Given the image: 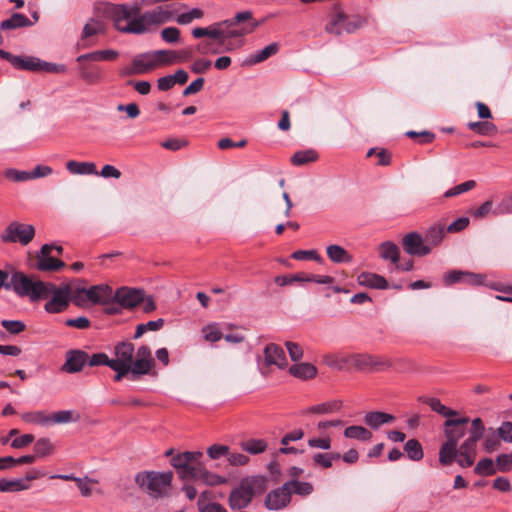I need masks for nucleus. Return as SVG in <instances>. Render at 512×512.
I'll use <instances>...</instances> for the list:
<instances>
[{"label": "nucleus", "instance_id": "43", "mask_svg": "<svg viewBox=\"0 0 512 512\" xmlns=\"http://www.w3.org/2000/svg\"><path fill=\"white\" fill-rule=\"evenodd\" d=\"M30 488V484L26 483L23 479H0V491L1 492H18L27 490Z\"/></svg>", "mask_w": 512, "mask_h": 512}, {"label": "nucleus", "instance_id": "55", "mask_svg": "<svg viewBox=\"0 0 512 512\" xmlns=\"http://www.w3.org/2000/svg\"><path fill=\"white\" fill-rule=\"evenodd\" d=\"M485 427L480 418H475L471 421V427L469 430V439L474 442H478L484 435Z\"/></svg>", "mask_w": 512, "mask_h": 512}, {"label": "nucleus", "instance_id": "64", "mask_svg": "<svg viewBox=\"0 0 512 512\" xmlns=\"http://www.w3.org/2000/svg\"><path fill=\"white\" fill-rule=\"evenodd\" d=\"M229 454V447L222 444H213L207 449V455L212 460L220 459Z\"/></svg>", "mask_w": 512, "mask_h": 512}, {"label": "nucleus", "instance_id": "53", "mask_svg": "<svg viewBox=\"0 0 512 512\" xmlns=\"http://www.w3.org/2000/svg\"><path fill=\"white\" fill-rule=\"evenodd\" d=\"M279 50V46L277 43H271L265 48H263L258 53L254 54L251 61L252 63H260L268 59L269 57L275 55Z\"/></svg>", "mask_w": 512, "mask_h": 512}, {"label": "nucleus", "instance_id": "45", "mask_svg": "<svg viewBox=\"0 0 512 512\" xmlns=\"http://www.w3.org/2000/svg\"><path fill=\"white\" fill-rule=\"evenodd\" d=\"M404 451L412 461H420L424 457L422 445L416 439H409L404 445Z\"/></svg>", "mask_w": 512, "mask_h": 512}, {"label": "nucleus", "instance_id": "42", "mask_svg": "<svg viewBox=\"0 0 512 512\" xmlns=\"http://www.w3.org/2000/svg\"><path fill=\"white\" fill-rule=\"evenodd\" d=\"M343 434L345 438L360 441H370L373 436L367 428L359 425H352L347 427Z\"/></svg>", "mask_w": 512, "mask_h": 512}, {"label": "nucleus", "instance_id": "36", "mask_svg": "<svg viewBox=\"0 0 512 512\" xmlns=\"http://www.w3.org/2000/svg\"><path fill=\"white\" fill-rule=\"evenodd\" d=\"M419 401L427 404L434 412L444 416V417H453L458 414L456 410L450 409L443 405L438 398L433 397H419Z\"/></svg>", "mask_w": 512, "mask_h": 512}, {"label": "nucleus", "instance_id": "8", "mask_svg": "<svg viewBox=\"0 0 512 512\" xmlns=\"http://www.w3.org/2000/svg\"><path fill=\"white\" fill-rule=\"evenodd\" d=\"M34 236L35 228L33 225L13 221L1 233L0 239L4 243H19L26 246L33 240Z\"/></svg>", "mask_w": 512, "mask_h": 512}, {"label": "nucleus", "instance_id": "19", "mask_svg": "<svg viewBox=\"0 0 512 512\" xmlns=\"http://www.w3.org/2000/svg\"><path fill=\"white\" fill-rule=\"evenodd\" d=\"M263 354L266 366L275 365L280 369H284L288 365L284 350L277 344L270 343L266 345Z\"/></svg>", "mask_w": 512, "mask_h": 512}, {"label": "nucleus", "instance_id": "62", "mask_svg": "<svg viewBox=\"0 0 512 512\" xmlns=\"http://www.w3.org/2000/svg\"><path fill=\"white\" fill-rule=\"evenodd\" d=\"M406 136L411 139H417L419 144L431 143L435 139V134L430 131L416 132L413 130L407 131Z\"/></svg>", "mask_w": 512, "mask_h": 512}, {"label": "nucleus", "instance_id": "5", "mask_svg": "<svg viewBox=\"0 0 512 512\" xmlns=\"http://www.w3.org/2000/svg\"><path fill=\"white\" fill-rule=\"evenodd\" d=\"M263 479L257 477L243 479L239 486L229 494V506L232 510H240L247 507L257 490L263 489Z\"/></svg>", "mask_w": 512, "mask_h": 512}, {"label": "nucleus", "instance_id": "41", "mask_svg": "<svg viewBox=\"0 0 512 512\" xmlns=\"http://www.w3.org/2000/svg\"><path fill=\"white\" fill-rule=\"evenodd\" d=\"M21 419L27 424L49 426V414L45 411H30L21 414Z\"/></svg>", "mask_w": 512, "mask_h": 512}, {"label": "nucleus", "instance_id": "7", "mask_svg": "<svg viewBox=\"0 0 512 512\" xmlns=\"http://www.w3.org/2000/svg\"><path fill=\"white\" fill-rule=\"evenodd\" d=\"M203 456L201 451H185L178 453L171 458V465L176 469L182 480L193 479L197 468H199V460Z\"/></svg>", "mask_w": 512, "mask_h": 512}, {"label": "nucleus", "instance_id": "37", "mask_svg": "<svg viewBox=\"0 0 512 512\" xmlns=\"http://www.w3.org/2000/svg\"><path fill=\"white\" fill-rule=\"evenodd\" d=\"M36 259V268L39 271H58L65 267V263L62 260L53 258L51 256L36 257Z\"/></svg>", "mask_w": 512, "mask_h": 512}, {"label": "nucleus", "instance_id": "56", "mask_svg": "<svg viewBox=\"0 0 512 512\" xmlns=\"http://www.w3.org/2000/svg\"><path fill=\"white\" fill-rule=\"evenodd\" d=\"M475 186H476V182L474 180H468V181H466L464 183L456 185L455 187L447 190L444 193V197L445 198H450V197H454V196L460 195V194H462L464 192L472 190Z\"/></svg>", "mask_w": 512, "mask_h": 512}, {"label": "nucleus", "instance_id": "3", "mask_svg": "<svg viewBox=\"0 0 512 512\" xmlns=\"http://www.w3.org/2000/svg\"><path fill=\"white\" fill-rule=\"evenodd\" d=\"M173 473L144 471L135 476L136 484L153 498H162L169 495Z\"/></svg>", "mask_w": 512, "mask_h": 512}, {"label": "nucleus", "instance_id": "57", "mask_svg": "<svg viewBox=\"0 0 512 512\" xmlns=\"http://www.w3.org/2000/svg\"><path fill=\"white\" fill-rule=\"evenodd\" d=\"M49 426L53 424H63V423H69L72 421H75L76 419H73V413L69 410H61L56 413H53L49 415Z\"/></svg>", "mask_w": 512, "mask_h": 512}, {"label": "nucleus", "instance_id": "20", "mask_svg": "<svg viewBox=\"0 0 512 512\" xmlns=\"http://www.w3.org/2000/svg\"><path fill=\"white\" fill-rule=\"evenodd\" d=\"M134 68L138 75L146 74L157 67H160L156 50L136 55L133 60Z\"/></svg>", "mask_w": 512, "mask_h": 512}, {"label": "nucleus", "instance_id": "2", "mask_svg": "<svg viewBox=\"0 0 512 512\" xmlns=\"http://www.w3.org/2000/svg\"><path fill=\"white\" fill-rule=\"evenodd\" d=\"M104 13L116 30L122 33L143 34L145 28L141 25L140 7L138 5L106 4Z\"/></svg>", "mask_w": 512, "mask_h": 512}, {"label": "nucleus", "instance_id": "28", "mask_svg": "<svg viewBox=\"0 0 512 512\" xmlns=\"http://www.w3.org/2000/svg\"><path fill=\"white\" fill-rule=\"evenodd\" d=\"M395 421L392 414L381 411L368 412L364 416V422L372 429H378L380 426Z\"/></svg>", "mask_w": 512, "mask_h": 512}, {"label": "nucleus", "instance_id": "39", "mask_svg": "<svg viewBox=\"0 0 512 512\" xmlns=\"http://www.w3.org/2000/svg\"><path fill=\"white\" fill-rule=\"evenodd\" d=\"M12 66L19 70L39 71L40 59L32 56H15Z\"/></svg>", "mask_w": 512, "mask_h": 512}, {"label": "nucleus", "instance_id": "11", "mask_svg": "<svg viewBox=\"0 0 512 512\" xmlns=\"http://www.w3.org/2000/svg\"><path fill=\"white\" fill-rule=\"evenodd\" d=\"M404 251L411 256L423 257L431 253L430 245H427L422 235L410 232L402 238Z\"/></svg>", "mask_w": 512, "mask_h": 512}, {"label": "nucleus", "instance_id": "33", "mask_svg": "<svg viewBox=\"0 0 512 512\" xmlns=\"http://www.w3.org/2000/svg\"><path fill=\"white\" fill-rule=\"evenodd\" d=\"M66 169L71 174L77 175H98L96 165L92 162H78L75 160H70L66 163Z\"/></svg>", "mask_w": 512, "mask_h": 512}, {"label": "nucleus", "instance_id": "10", "mask_svg": "<svg viewBox=\"0 0 512 512\" xmlns=\"http://www.w3.org/2000/svg\"><path fill=\"white\" fill-rule=\"evenodd\" d=\"M349 369L360 371H382L391 366L389 360L370 354H348Z\"/></svg>", "mask_w": 512, "mask_h": 512}, {"label": "nucleus", "instance_id": "15", "mask_svg": "<svg viewBox=\"0 0 512 512\" xmlns=\"http://www.w3.org/2000/svg\"><path fill=\"white\" fill-rule=\"evenodd\" d=\"M160 67L184 63L192 58L190 49L182 50H156Z\"/></svg>", "mask_w": 512, "mask_h": 512}, {"label": "nucleus", "instance_id": "21", "mask_svg": "<svg viewBox=\"0 0 512 512\" xmlns=\"http://www.w3.org/2000/svg\"><path fill=\"white\" fill-rule=\"evenodd\" d=\"M86 290L88 302L93 305L107 304L113 298V290L109 285H93Z\"/></svg>", "mask_w": 512, "mask_h": 512}, {"label": "nucleus", "instance_id": "58", "mask_svg": "<svg viewBox=\"0 0 512 512\" xmlns=\"http://www.w3.org/2000/svg\"><path fill=\"white\" fill-rule=\"evenodd\" d=\"M1 326L10 334L17 335L26 329V325L20 320H2Z\"/></svg>", "mask_w": 512, "mask_h": 512}, {"label": "nucleus", "instance_id": "63", "mask_svg": "<svg viewBox=\"0 0 512 512\" xmlns=\"http://www.w3.org/2000/svg\"><path fill=\"white\" fill-rule=\"evenodd\" d=\"M87 363L92 367L105 365L113 370L112 359L105 353H95L92 356H89Z\"/></svg>", "mask_w": 512, "mask_h": 512}, {"label": "nucleus", "instance_id": "24", "mask_svg": "<svg viewBox=\"0 0 512 512\" xmlns=\"http://www.w3.org/2000/svg\"><path fill=\"white\" fill-rule=\"evenodd\" d=\"M358 284L373 289H386L387 280L378 274L363 272L357 277Z\"/></svg>", "mask_w": 512, "mask_h": 512}, {"label": "nucleus", "instance_id": "16", "mask_svg": "<svg viewBox=\"0 0 512 512\" xmlns=\"http://www.w3.org/2000/svg\"><path fill=\"white\" fill-rule=\"evenodd\" d=\"M444 284L446 286L455 283H466L472 286L481 285L484 281V277L481 274L472 272H465L461 270H451L444 275Z\"/></svg>", "mask_w": 512, "mask_h": 512}, {"label": "nucleus", "instance_id": "38", "mask_svg": "<svg viewBox=\"0 0 512 512\" xmlns=\"http://www.w3.org/2000/svg\"><path fill=\"white\" fill-rule=\"evenodd\" d=\"M346 20L347 15L343 11H337L326 24L325 31L329 34L341 35L343 32L342 27Z\"/></svg>", "mask_w": 512, "mask_h": 512}, {"label": "nucleus", "instance_id": "1", "mask_svg": "<svg viewBox=\"0 0 512 512\" xmlns=\"http://www.w3.org/2000/svg\"><path fill=\"white\" fill-rule=\"evenodd\" d=\"M134 353L135 347L129 341H122L115 345V358H112L113 371L116 373L114 381L119 382L125 377L135 381L150 373L155 364L150 348L146 345L140 346L136 351L135 360H133Z\"/></svg>", "mask_w": 512, "mask_h": 512}, {"label": "nucleus", "instance_id": "61", "mask_svg": "<svg viewBox=\"0 0 512 512\" xmlns=\"http://www.w3.org/2000/svg\"><path fill=\"white\" fill-rule=\"evenodd\" d=\"M293 282H307V274L306 273H297L295 275L287 276H277L275 277V283L279 286H286Z\"/></svg>", "mask_w": 512, "mask_h": 512}, {"label": "nucleus", "instance_id": "34", "mask_svg": "<svg viewBox=\"0 0 512 512\" xmlns=\"http://www.w3.org/2000/svg\"><path fill=\"white\" fill-rule=\"evenodd\" d=\"M323 362L328 367L337 370H349L348 354L330 353L323 357Z\"/></svg>", "mask_w": 512, "mask_h": 512}, {"label": "nucleus", "instance_id": "44", "mask_svg": "<svg viewBox=\"0 0 512 512\" xmlns=\"http://www.w3.org/2000/svg\"><path fill=\"white\" fill-rule=\"evenodd\" d=\"M467 127L471 131L482 136H489L497 133L496 125L488 121L469 122Z\"/></svg>", "mask_w": 512, "mask_h": 512}, {"label": "nucleus", "instance_id": "50", "mask_svg": "<svg viewBox=\"0 0 512 512\" xmlns=\"http://www.w3.org/2000/svg\"><path fill=\"white\" fill-rule=\"evenodd\" d=\"M341 458L340 453H317L313 456V461L316 465L323 468H330L334 460Z\"/></svg>", "mask_w": 512, "mask_h": 512}, {"label": "nucleus", "instance_id": "9", "mask_svg": "<svg viewBox=\"0 0 512 512\" xmlns=\"http://www.w3.org/2000/svg\"><path fill=\"white\" fill-rule=\"evenodd\" d=\"M47 286H52L51 288H47L46 295L43 299H47L51 296L50 300H48L44 306L45 311L50 314H56L64 312L69 306V290L66 287V284L57 287L53 283H46Z\"/></svg>", "mask_w": 512, "mask_h": 512}, {"label": "nucleus", "instance_id": "17", "mask_svg": "<svg viewBox=\"0 0 512 512\" xmlns=\"http://www.w3.org/2000/svg\"><path fill=\"white\" fill-rule=\"evenodd\" d=\"M291 501L290 491L284 483L281 487L269 492L265 499V506L269 510H280L286 507Z\"/></svg>", "mask_w": 512, "mask_h": 512}, {"label": "nucleus", "instance_id": "47", "mask_svg": "<svg viewBox=\"0 0 512 512\" xmlns=\"http://www.w3.org/2000/svg\"><path fill=\"white\" fill-rule=\"evenodd\" d=\"M105 32V25L102 21L91 18L84 26L82 31V40H86L94 35Z\"/></svg>", "mask_w": 512, "mask_h": 512}, {"label": "nucleus", "instance_id": "60", "mask_svg": "<svg viewBox=\"0 0 512 512\" xmlns=\"http://www.w3.org/2000/svg\"><path fill=\"white\" fill-rule=\"evenodd\" d=\"M291 257L298 261H303V260H313L316 262L322 261V257L316 250H297L292 253Z\"/></svg>", "mask_w": 512, "mask_h": 512}, {"label": "nucleus", "instance_id": "22", "mask_svg": "<svg viewBox=\"0 0 512 512\" xmlns=\"http://www.w3.org/2000/svg\"><path fill=\"white\" fill-rule=\"evenodd\" d=\"M79 78L90 85L98 84L103 79L101 67L87 62L78 63Z\"/></svg>", "mask_w": 512, "mask_h": 512}, {"label": "nucleus", "instance_id": "40", "mask_svg": "<svg viewBox=\"0 0 512 512\" xmlns=\"http://www.w3.org/2000/svg\"><path fill=\"white\" fill-rule=\"evenodd\" d=\"M457 446L444 442L439 450V463L442 466H448L457 458Z\"/></svg>", "mask_w": 512, "mask_h": 512}, {"label": "nucleus", "instance_id": "31", "mask_svg": "<svg viewBox=\"0 0 512 512\" xmlns=\"http://www.w3.org/2000/svg\"><path fill=\"white\" fill-rule=\"evenodd\" d=\"M245 23H247V24L240 28H234V26H232L230 28L223 27V32H224L223 44L225 43V41L227 39L241 37L246 34L252 33L260 25V22L253 21V18L249 21H246Z\"/></svg>", "mask_w": 512, "mask_h": 512}, {"label": "nucleus", "instance_id": "30", "mask_svg": "<svg viewBox=\"0 0 512 512\" xmlns=\"http://www.w3.org/2000/svg\"><path fill=\"white\" fill-rule=\"evenodd\" d=\"M32 25L33 23L24 14L13 13L10 18L0 22V29L3 31L15 30L24 27H30Z\"/></svg>", "mask_w": 512, "mask_h": 512}, {"label": "nucleus", "instance_id": "13", "mask_svg": "<svg viewBox=\"0 0 512 512\" xmlns=\"http://www.w3.org/2000/svg\"><path fill=\"white\" fill-rule=\"evenodd\" d=\"M469 423L468 417L458 419H447L444 422V434L447 443L457 446L459 440L466 433V425Z\"/></svg>", "mask_w": 512, "mask_h": 512}, {"label": "nucleus", "instance_id": "6", "mask_svg": "<svg viewBox=\"0 0 512 512\" xmlns=\"http://www.w3.org/2000/svg\"><path fill=\"white\" fill-rule=\"evenodd\" d=\"M252 19V13L250 11H242L237 13L233 18L227 19L221 22L214 23L208 27H196L192 30V36L196 39L202 37H208L217 41V43L223 45V27L230 28Z\"/></svg>", "mask_w": 512, "mask_h": 512}, {"label": "nucleus", "instance_id": "29", "mask_svg": "<svg viewBox=\"0 0 512 512\" xmlns=\"http://www.w3.org/2000/svg\"><path fill=\"white\" fill-rule=\"evenodd\" d=\"M289 374L301 380L312 379L317 375V368L307 362L294 364L289 368Z\"/></svg>", "mask_w": 512, "mask_h": 512}, {"label": "nucleus", "instance_id": "27", "mask_svg": "<svg viewBox=\"0 0 512 512\" xmlns=\"http://www.w3.org/2000/svg\"><path fill=\"white\" fill-rule=\"evenodd\" d=\"M66 287L69 290V303L72 302L75 306L79 308L87 307L88 298L86 297V288L84 286H80L74 283H67Z\"/></svg>", "mask_w": 512, "mask_h": 512}, {"label": "nucleus", "instance_id": "18", "mask_svg": "<svg viewBox=\"0 0 512 512\" xmlns=\"http://www.w3.org/2000/svg\"><path fill=\"white\" fill-rule=\"evenodd\" d=\"M88 359V353L83 350H69L66 352V361L62 366V370L67 373L80 372Z\"/></svg>", "mask_w": 512, "mask_h": 512}, {"label": "nucleus", "instance_id": "48", "mask_svg": "<svg viewBox=\"0 0 512 512\" xmlns=\"http://www.w3.org/2000/svg\"><path fill=\"white\" fill-rule=\"evenodd\" d=\"M317 158V152L312 149H308L294 153L293 156L291 157V162L293 165L301 166L304 164L314 162L317 160Z\"/></svg>", "mask_w": 512, "mask_h": 512}, {"label": "nucleus", "instance_id": "51", "mask_svg": "<svg viewBox=\"0 0 512 512\" xmlns=\"http://www.w3.org/2000/svg\"><path fill=\"white\" fill-rule=\"evenodd\" d=\"M53 445L48 438H40L34 445V455L36 458H42L51 454Z\"/></svg>", "mask_w": 512, "mask_h": 512}, {"label": "nucleus", "instance_id": "14", "mask_svg": "<svg viewBox=\"0 0 512 512\" xmlns=\"http://www.w3.org/2000/svg\"><path fill=\"white\" fill-rule=\"evenodd\" d=\"M113 298L123 308H133L144 301V292L140 289L121 287L113 293Z\"/></svg>", "mask_w": 512, "mask_h": 512}, {"label": "nucleus", "instance_id": "26", "mask_svg": "<svg viewBox=\"0 0 512 512\" xmlns=\"http://www.w3.org/2000/svg\"><path fill=\"white\" fill-rule=\"evenodd\" d=\"M446 228L444 224L441 223H435L432 226H430L424 235V239L427 245H430L431 249L433 247H437L441 244L445 233Z\"/></svg>", "mask_w": 512, "mask_h": 512}, {"label": "nucleus", "instance_id": "4", "mask_svg": "<svg viewBox=\"0 0 512 512\" xmlns=\"http://www.w3.org/2000/svg\"><path fill=\"white\" fill-rule=\"evenodd\" d=\"M47 282L40 280L33 281L31 278L26 276L22 272H14L10 278V289L20 297H29L31 301H38L45 297L47 288Z\"/></svg>", "mask_w": 512, "mask_h": 512}, {"label": "nucleus", "instance_id": "25", "mask_svg": "<svg viewBox=\"0 0 512 512\" xmlns=\"http://www.w3.org/2000/svg\"><path fill=\"white\" fill-rule=\"evenodd\" d=\"M193 480H201L204 484L208 486H217L227 483L226 477L207 470L201 464L199 468H197Z\"/></svg>", "mask_w": 512, "mask_h": 512}, {"label": "nucleus", "instance_id": "52", "mask_svg": "<svg viewBox=\"0 0 512 512\" xmlns=\"http://www.w3.org/2000/svg\"><path fill=\"white\" fill-rule=\"evenodd\" d=\"M204 16L203 10L199 8H193L188 12L182 13L175 19L180 25H187L192 23L195 19H201Z\"/></svg>", "mask_w": 512, "mask_h": 512}, {"label": "nucleus", "instance_id": "54", "mask_svg": "<svg viewBox=\"0 0 512 512\" xmlns=\"http://www.w3.org/2000/svg\"><path fill=\"white\" fill-rule=\"evenodd\" d=\"M474 472L478 475H493L496 473L494 462L490 458L480 460L474 468Z\"/></svg>", "mask_w": 512, "mask_h": 512}, {"label": "nucleus", "instance_id": "35", "mask_svg": "<svg viewBox=\"0 0 512 512\" xmlns=\"http://www.w3.org/2000/svg\"><path fill=\"white\" fill-rule=\"evenodd\" d=\"M379 256L383 260H390L397 264L400 258V249L394 242L385 241L379 245Z\"/></svg>", "mask_w": 512, "mask_h": 512}, {"label": "nucleus", "instance_id": "46", "mask_svg": "<svg viewBox=\"0 0 512 512\" xmlns=\"http://www.w3.org/2000/svg\"><path fill=\"white\" fill-rule=\"evenodd\" d=\"M290 495L295 493L300 496H307L313 492V486L309 482H301L298 480H290L285 483Z\"/></svg>", "mask_w": 512, "mask_h": 512}, {"label": "nucleus", "instance_id": "32", "mask_svg": "<svg viewBox=\"0 0 512 512\" xmlns=\"http://www.w3.org/2000/svg\"><path fill=\"white\" fill-rule=\"evenodd\" d=\"M326 253L333 263H350L353 260L352 255L345 248L337 244L329 245L326 248Z\"/></svg>", "mask_w": 512, "mask_h": 512}, {"label": "nucleus", "instance_id": "12", "mask_svg": "<svg viewBox=\"0 0 512 512\" xmlns=\"http://www.w3.org/2000/svg\"><path fill=\"white\" fill-rule=\"evenodd\" d=\"M174 14V10L158 6L151 11L142 13L140 16L141 25L145 28L146 33L152 26H157L170 21L174 17Z\"/></svg>", "mask_w": 512, "mask_h": 512}, {"label": "nucleus", "instance_id": "23", "mask_svg": "<svg viewBox=\"0 0 512 512\" xmlns=\"http://www.w3.org/2000/svg\"><path fill=\"white\" fill-rule=\"evenodd\" d=\"M343 407V401L340 399H333L323 403H319L302 410V415H327L339 412Z\"/></svg>", "mask_w": 512, "mask_h": 512}, {"label": "nucleus", "instance_id": "59", "mask_svg": "<svg viewBox=\"0 0 512 512\" xmlns=\"http://www.w3.org/2000/svg\"><path fill=\"white\" fill-rule=\"evenodd\" d=\"M203 337L208 342H217L222 337L223 334L216 324H209L202 329Z\"/></svg>", "mask_w": 512, "mask_h": 512}, {"label": "nucleus", "instance_id": "49", "mask_svg": "<svg viewBox=\"0 0 512 512\" xmlns=\"http://www.w3.org/2000/svg\"><path fill=\"white\" fill-rule=\"evenodd\" d=\"M244 451L256 455L264 452L267 448V443L263 439H248L241 443Z\"/></svg>", "mask_w": 512, "mask_h": 512}]
</instances>
